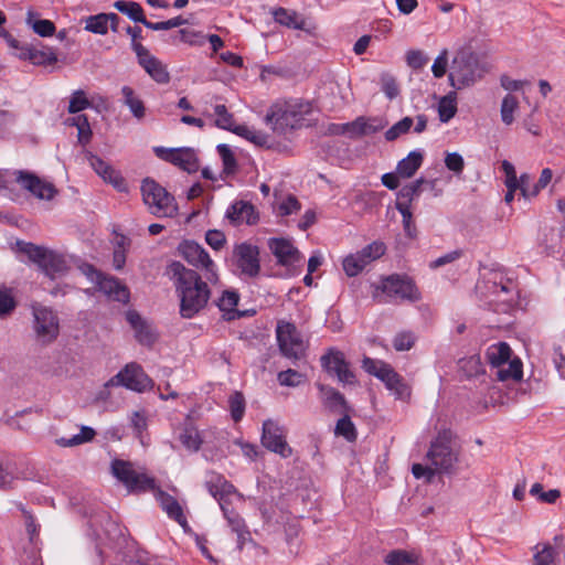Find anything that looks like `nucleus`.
Listing matches in <instances>:
<instances>
[{
  "label": "nucleus",
  "instance_id": "f257e3e1",
  "mask_svg": "<svg viewBox=\"0 0 565 565\" xmlns=\"http://www.w3.org/2000/svg\"><path fill=\"white\" fill-rule=\"evenodd\" d=\"M167 275L173 282L180 302L179 312L184 319H192L206 308L211 298L210 286L218 284L207 280L198 270L180 262L170 263Z\"/></svg>",
  "mask_w": 565,
  "mask_h": 565
},
{
  "label": "nucleus",
  "instance_id": "f03ea898",
  "mask_svg": "<svg viewBox=\"0 0 565 565\" xmlns=\"http://www.w3.org/2000/svg\"><path fill=\"white\" fill-rule=\"evenodd\" d=\"M427 465L414 463L412 473L416 479L425 478L431 482L436 475H451L459 459V451L446 435H438L426 454Z\"/></svg>",
  "mask_w": 565,
  "mask_h": 565
},
{
  "label": "nucleus",
  "instance_id": "7ed1b4c3",
  "mask_svg": "<svg viewBox=\"0 0 565 565\" xmlns=\"http://www.w3.org/2000/svg\"><path fill=\"white\" fill-rule=\"evenodd\" d=\"M312 110L309 102L299 99L279 100L273 104L264 121L278 135H285L301 126L306 116Z\"/></svg>",
  "mask_w": 565,
  "mask_h": 565
},
{
  "label": "nucleus",
  "instance_id": "20e7f679",
  "mask_svg": "<svg viewBox=\"0 0 565 565\" xmlns=\"http://www.w3.org/2000/svg\"><path fill=\"white\" fill-rule=\"evenodd\" d=\"M512 350L505 342L491 344L486 352L490 365L497 369V379L499 381H520L523 375L522 362L520 359L511 360Z\"/></svg>",
  "mask_w": 565,
  "mask_h": 565
},
{
  "label": "nucleus",
  "instance_id": "39448f33",
  "mask_svg": "<svg viewBox=\"0 0 565 565\" xmlns=\"http://www.w3.org/2000/svg\"><path fill=\"white\" fill-rule=\"evenodd\" d=\"M145 204L157 217H173L178 213L174 196L152 179H145L141 184Z\"/></svg>",
  "mask_w": 565,
  "mask_h": 565
},
{
  "label": "nucleus",
  "instance_id": "423d86ee",
  "mask_svg": "<svg viewBox=\"0 0 565 565\" xmlns=\"http://www.w3.org/2000/svg\"><path fill=\"white\" fill-rule=\"evenodd\" d=\"M18 246L30 260L35 263L41 270L52 279L67 270L66 260L60 254L32 243L19 242Z\"/></svg>",
  "mask_w": 565,
  "mask_h": 565
},
{
  "label": "nucleus",
  "instance_id": "0eeeda50",
  "mask_svg": "<svg viewBox=\"0 0 565 565\" xmlns=\"http://www.w3.org/2000/svg\"><path fill=\"white\" fill-rule=\"evenodd\" d=\"M478 67V58L473 53L467 51L458 52L452 60L448 76L450 85L455 89H462L473 85L480 78Z\"/></svg>",
  "mask_w": 565,
  "mask_h": 565
},
{
  "label": "nucleus",
  "instance_id": "6e6552de",
  "mask_svg": "<svg viewBox=\"0 0 565 565\" xmlns=\"http://www.w3.org/2000/svg\"><path fill=\"white\" fill-rule=\"evenodd\" d=\"M379 290L385 294L390 298H396L401 300L417 301L420 299V294L415 286L414 281L405 276L391 275L382 280L373 294V298L379 302H385Z\"/></svg>",
  "mask_w": 565,
  "mask_h": 565
},
{
  "label": "nucleus",
  "instance_id": "1a4fd4ad",
  "mask_svg": "<svg viewBox=\"0 0 565 565\" xmlns=\"http://www.w3.org/2000/svg\"><path fill=\"white\" fill-rule=\"evenodd\" d=\"M179 252L191 266L202 271L201 275L204 278L213 282H220L217 266L200 244L193 241H184L179 245Z\"/></svg>",
  "mask_w": 565,
  "mask_h": 565
},
{
  "label": "nucleus",
  "instance_id": "9d476101",
  "mask_svg": "<svg viewBox=\"0 0 565 565\" xmlns=\"http://www.w3.org/2000/svg\"><path fill=\"white\" fill-rule=\"evenodd\" d=\"M111 473L131 492L154 489V479L145 472L137 471L130 461L115 459L111 462Z\"/></svg>",
  "mask_w": 565,
  "mask_h": 565
},
{
  "label": "nucleus",
  "instance_id": "9b49d317",
  "mask_svg": "<svg viewBox=\"0 0 565 565\" xmlns=\"http://www.w3.org/2000/svg\"><path fill=\"white\" fill-rule=\"evenodd\" d=\"M276 337L284 356L295 361L305 356L307 345L294 323L279 321L276 328Z\"/></svg>",
  "mask_w": 565,
  "mask_h": 565
},
{
  "label": "nucleus",
  "instance_id": "f8f14e48",
  "mask_svg": "<svg viewBox=\"0 0 565 565\" xmlns=\"http://www.w3.org/2000/svg\"><path fill=\"white\" fill-rule=\"evenodd\" d=\"M79 269L108 298L122 303L129 301L130 292L118 279L104 275L90 264H83Z\"/></svg>",
  "mask_w": 565,
  "mask_h": 565
},
{
  "label": "nucleus",
  "instance_id": "ddd939ff",
  "mask_svg": "<svg viewBox=\"0 0 565 565\" xmlns=\"http://www.w3.org/2000/svg\"><path fill=\"white\" fill-rule=\"evenodd\" d=\"M111 386H124L130 391L141 393L150 390L153 382L139 364L131 362L106 382V387Z\"/></svg>",
  "mask_w": 565,
  "mask_h": 565
},
{
  "label": "nucleus",
  "instance_id": "4468645a",
  "mask_svg": "<svg viewBox=\"0 0 565 565\" xmlns=\"http://www.w3.org/2000/svg\"><path fill=\"white\" fill-rule=\"evenodd\" d=\"M33 330L41 344L52 343L60 333L57 315L47 307H33Z\"/></svg>",
  "mask_w": 565,
  "mask_h": 565
},
{
  "label": "nucleus",
  "instance_id": "2eb2a0df",
  "mask_svg": "<svg viewBox=\"0 0 565 565\" xmlns=\"http://www.w3.org/2000/svg\"><path fill=\"white\" fill-rule=\"evenodd\" d=\"M232 263L241 276L257 277L260 273L259 248L247 242L236 244L232 253Z\"/></svg>",
  "mask_w": 565,
  "mask_h": 565
},
{
  "label": "nucleus",
  "instance_id": "dca6fc26",
  "mask_svg": "<svg viewBox=\"0 0 565 565\" xmlns=\"http://www.w3.org/2000/svg\"><path fill=\"white\" fill-rule=\"evenodd\" d=\"M387 122L380 117L360 116L351 122L332 125L330 131L334 135H344L351 139L371 136L384 129Z\"/></svg>",
  "mask_w": 565,
  "mask_h": 565
},
{
  "label": "nucleus",
  "instance_id": "f3484780",
  "mask_svg": "<svg viewBox=\"0 0 565 565\" xmlns=\"http://www.w3.org/2000/svg\"><path fill=\"white\" fill-rule=\"evenodd\" d=\"M262 444L266 449L278 454L282 458H288L292 455V449L286 441L285 429L275 420L267 419L264 422Z\"/></svg>",
  "mask_w": 565,
  "mask_h": 565
},
{
  "label": "nucleus",
  "instance_id": "a211bd4d",
  "mask_svg": "<svg viewBox=\"0 0 565 565\" xmlns=\"http://www.w3.org/2000/svg\"><path fill=\"white\" fill-rule=\"evenodd\" d=\"M154 152L160 159L170 162L189 173H193L199 170V159L195 151L191 148L167 149L158 147L154 149Z\"/></svg>",
  "mask_w": 565,
  "mask_h": 565
},
{
  "label": "nucleus",
  "instance_id": "6ab92c4d",
  "mask_svg": "<svg viewBox=\"0 0 565 565\" xmlns=\"http://www.w3.org/2000/svg\"><path fill=\"white\" fill-rule=\"evenodd\" d=\"M135 53L139 65L154 82L158 84H168L170 82L167 65L152 55L146 46L136 45Z\"/></svg>",
  "mask_w": 565,
  "mask_h": 565
},
{
  "label": "nucleus",
  "instance_id": "aec40b11",
  "mask_svg": "<svg viewBox=\"0 0 565 565\" xmlns=\"http://www.w3.org/2000/svg\"><path fill=\"white\" fill-rule=\"evenodd\" d=\"M15 181L40 200H52L57 193L56 188L52 183L40 179L29 171H17Z\"/></svg>",
  "mask_w": 565,
  "mask_h": 565
},
{
  "label": "nucleus",
  "instance_id": "412c9836",
  "mask_svg": "<svg viewBox=\"0 0 565 565\" xmlns=\"http://www.w3.org/2000/svg\"><path fill=\"white\" fill-rule=\"evenodd\" d=\"M205 487L209 493L218 501L220 507H222V503L227 504L228 498L236 492L231 482H228L222 475L214 471L206 473Z\"/></svg>",
  "mask_w": 565,
  "mask_h": 565
},
{
  "label": "nucleus",
  "instance_id": "4be33fe9",
  "mask_svg": "<svg viewBox=\"0 0 565 565\" xmlns=\"http://www.w3.org/2000/svg\"><path fill=\"white\" fill-rule=\"evenodd\" d=\"M270 252L277 258L278 264L291 266L301 259L300 252L286 238H270L268 242Z\"/></svg>",
  "mask_w": 565,
  "mask_h": 565
},
{
  "label": "nucleus",
  "instance_id": "5701e85b",
  "mask_svg": "<svg viewBox=\"0 0 565 565\" xmlns=\"http://www.w3.org/2000/svg\"><path fill=\"white\" fill-rule=\"evenodd\" d=\"M156 499L170 519L174 520L184 532H191L183 508L174 497L162 490H157Z\"/></svg>",
  "mask_w": 565,
  "mask_h": 565
},
{
  "label": "nucleus",
  "instance_id": "b1692460",
  "mask_svg": "<svg viewBox=\"0 0 565 565\" xmlns=\"http://www.w3.org/2000/svg\"><path fill=\"white\" fill-rule=\"evenodd\" d=\"M87 160L94 171L106 182H109L118 191L127 189L126 182L122 177L110 164L105 162L102 158L92 152L87 153Z\"/></svg>",
  "mask_w": 565,
  "mask_h": 565
},
{
  "label": "nucleus",
  "instance_id": "393cba45",
  "mask_svg": "<svg viewBox=\"0 0 565 565\" xmlns=\"http://www.w3.org/2000/svg\"><path fill=\"white\" fill-rule=\"evenodd\" d=\"M126 319L134 329L135 338L140 344L150 347L156 342L157 333L153 328L137 311L129 310L126 313Z\"/></svg>",
  "mask_w": 565,
  "mask_h": 565
},
{
  "label": "nucleus",
  "instance_id": "a878e982",
  "mask_svg": "<svg viewBox=\"0 0 565 565\" xmlns=\"http://www.w3.org/2000/svg\"><path fill=\"white\" fill-rule=\"evenodd\" d=\"M226 217L234 225H253L258 221V213L253 204L244 201L233 203L226 211Z\"/></svg>",
  "mask_w": 565,
  "mask_h": 565
},
{
  "label": "nucleus",
  "instance_id": "bb28decb",
  "mask_svg": "<svg viewBox=\"0 0 565 565\" xmlns=\"http://www.w3.org/2000/svg\"><path fill=\"white\" fill-rule=\"evenodd\" d=\"M221 510L232 532L237 535V545L238 548L242 550L244 544L250 540V533L244 519L233 509H230L228 503H222Z\"/></svg>",
  "mask_w": 565,
  "mask_h": 565
},
{
  "label": "nucleus",
  "instance_id": "cd10ccee",
  "mask_svg": "<svg viewBox=\"0 0 565 565\" xmlns=\"http://www.w3.org/2000/svg\"><path fill=\"white\" fill-rule=\"evenodd\" d=\"M239 301V295L234 290H224L222 296L217 299L216 306L223 312L226 320H234L242 317V313L236 310Z\"/></svg>",
  "mask_w": 565,
  "mask_h": 565
},
{
  "label": "nucleus",
  "instance_id": "c85d7f7f",
  "mask_svg": "<svg viewBox=\"0 0 565 565\" xmlns=\"http://www.w3.org/2000/svg\"><path fill=\"white\" fill-rule=\"evenodd\" d=\"M437 180L426 181L423 178L417 179L416 181L404 185L397 193L396 203H405L411 207V204L414 200H416L422 191L423 184H428L430 189H434Z\"/></svg>",
  "mask_w": 565,
  "mask_h": 565
},
{
  "label": "nucleus",
  "instance_id": "c756f323",
  "mask_svg": "<svg viewBox=\"0 0 565 565\" xmlns=\"http://www.w3.org/2000/svg\"><path fill=\"white\" fill-rule=\"evenodd\" d=\"M116 13H98L86 19L85 30L95 34L104 35L108 32L109 22H118Z\"/></svg>",
  "mask_w": 565,
  "mask_h": 565
},
{
  "label": "nucleus",
  "instance_id": "7c9ffc66",
  "mask_svg": "<svg viewBox=\"0 0 565 565\" xmlns=\"http://www.w3.org/2000/svg\"><path fill=\"white\" fill-rule=\"evenodd\" d=\"M274 20L289 29L303 30L305 20L294 10L277 8L273 11Z\"/></svg>",
  "mask_w": 565,
  "mask_h": 565
},
{
  "label": "nucleus",
  "instance_id": "2f4dec72",
  "mask_svg": "<svg viewBox=\"0 0 565 565\" xmlns=\"http://www.w3.org/2000/svg\"><path fill=\"white\" fill-rule=\"evenodd\" d=\"M181 444L190 451L196 452L203 444L199 429L190 422H186L180 433Z\"/></svg>",
  "mask_w": 565,
  "mask_h": 565
},
{
  "label": "nucleus",
  "instance_id": "473e14b6",
  "mask_svg": "<svg viewBox=\"0 0 565 565\" xmlns=\"http://www.w3.org/2000/svg\"><path fill=\"white\" fill-rule=\"evenodd\" d=\"M122 103L126 105L132 116L137 120H141L146 116V107L143 102L136 95L135 90L130 86H124L121 88Z\"/></svg>",
  "mask_w": 565,
  "mask_h": 565
},
{
  "label": "nucleus",
  "instance_id": "72a5a7b5",
  "mask_svg": "<svg viewBox=\"0 0 565 565\" xmlns=\"http://www.w3.org/2000/svg\"><path fill=\"white\" fill-rule=\"evenodd\" d=\"M235 135L253 142L256 146L259 147H268L269 145V137L267 134L256 130L253 127H249L247 125H235L234 128L231 130Z\"/></svg>",
  "mask_w": 565,
  "mask_h": 565
},
{
  "label": "nucleus",
  "instance_id": "f704fd0d",
  "mask_svg": "<svg viewBox=\"0 0 565 565\" xmlns=\"http://www.w3.org/2000/svg\"><path fill=\"white\" fill-rule=\"evenodd\" d=\"M384 561L387 565H424L417 553L404 550L391 551Z\"/></svg>",
  "mask_w": 565,
  "mask_h": 565
},
{
  "label": "nucleus",
  "instance_id": "c9c22d12",
  "mask_svg": "<svg viewBox=\"0 0 565 565\" xmlns=\"http://www.w3.org/2000/svg\"><path fill=\"white\" fill-rule=\"evenodd\" d=\"M422 163L423 154L418 151H412L406 158L398 162L396 172L402 178H411L419 169Z\"/></svg>",
  "mask_w": 565,
  "mask_h": 565
},
{
  "label": "nucleus",
  "instance_id": "e433bc0d",
  "mask_svg": "<svg viewBox=\"0 0 565 565\" xmlns=\"http://www.w3.org/2000/svg\"><path fill=\"white\" fill-rule=\"evenodd\" d=\"M114 8L119 12L128 15L135 22H140L147 28V23L149 22L141 6L134 1H124L118 0L114 3Z\"/></svg>",
  "mask_w": 565,
  "mask_h": 565
},
{
  "label": "nucleus",
  "instance_id": "4c0bfd02",
  "mask_svg": "<svg viewBox=\"0 0 565 565\" xmlns=\"http://www.w3.org/2000/svg\"><path fill=\"white\" fill-rule=\"evenodd\" d=\"M457 113V94L449 92L438 103V115L441 122H448Z\"/></svg>",
  "mask_w": 565,
  "mask_h": 565
},
{
  "label": "nucleus",
  "instance_id": "58836bf2",
  "mask_svg": "<svg viewBox=\"0 0 565 565\" xmlns=\"http://www.w3.org/2000/svg\"><path fill=\"white\" fill-rule=\"evenodd\" d=\"M70 125L77 128V140L82 146L89 143L93 132L86 115H77L71 118Z\"/></svg>",
  "mask_w": 565,
  "mask_h": 565
},
{
  "label": "nucleus",
  "instance_id": "ea45409f",
  "mask_svg": "<svg viewBox=\"0 0 565 565\" xmlns=\"http://www.w3.org/2000/svg\"><path fill=\"white\" fill-rule=\"evenodd\" d=\"M347 363L344 354L335 349H329L328 352L321 356L322 367L329 372L334 373Z\"/></svg>",
  "mask_w": 565,
  "mask_h": 565
},
{
  "label": "nucleus",
  "instance_id": "a19ab883",
  "mask_svg": "<svg viewBox=\"0 0 565 565\" xmlns=\"http://www.w3.org/2000/svg\"><path fill=\"white\" fill-rule=\"evenodd\" d=\"M318 388L320 390V392L322 394L323 403L330 409H338L339 407H345L344 396L340 392H338L333 387L326 386L322 384H318Z\"/></svg>",
  "mask_w": 565,
  "mask_h": 565
},
{
  "label": "nucleus",
  "instance_id": "79ce46f5",
  "mask_svg": "<svg viewBox=\"0 0 565 565\" xmlns=\"http://www.w3.org/2000/svg\"><path fill=\"white\" fill-rule=\"evenodd\" d=\"M386 388L394 393L399 399H405L411 396V388L404 382L403 377L395 371L390 379L384 383Z\"/></svg>",
  "mask_w": 565,
  "mask_h": 565
},
{
  "label": "nucleus",
  "instance_id": "37998d69",
  "mask_svg": "<svg viewBox=\"0 0 565 565\" xmlns=\"http://www.w3.org/2000/svg\"><path fill=\"white\" fill-rule=\"evenodd\" d=\"M459 369L466 377H476L484 372L480 356L472 355L459 361Z\"/></svg>",
  "mask_w": 565,
  "mask_h": 565
},
{
  "label": "nucleus",
  "instance_id": "c03bdc74",
  "mask_svg": "<svg viewBox=\"0 0 565 565\" xmlns=\"http://www.w3.org/2000/svg\"><path fill=\"white\" fill-rule=\"evenodd\" d=\"M334 434L342 436L349 443L355 441L358 437L355 426L348 415H344L337 422Z\"/></svg>",
  "mask_w": 565,
  "mask_h": 565
},
{
  "label": "nucleus",
  "instance_id": "a18cd8bd",
  "mask_svg": "<svg viewBox=\"0 0 565 565\" xmlns=\"http://www.w3.org/2000/svg\"><path fill=\"white\" fill-rule=\"evenodd\" d=\"M556 556L555 548L548 543H540L535 546L534 563L539 565H551Z\"/></svg>",
  "mask_w": 565,
  "mask_h": 565
},
{
  "label": "nucleus",
  "instance_id": "49530a36",
  "mask_svg": "<svg viewBox=\"0 0 565 565\" xmlns=\"http://www.w3.org/2000/svg\"><path fill=\"white\" fill-rule=\"evenodd\" d=\"M96 433L93 428L83 426L79 434L72 436L71 438H61L58 444L63 447L78 446L84 443L90 441L95 437Z\"/></svg>",
  "mask_w": 565,
  "mask_h": 565
},
{
  "label": "nucleus",
  "instance_id": "de8ad7c7",
  "mask_svg": "<svg viewBox=\"0 0 565 565\" xmlns=\"http://www.w3.org/2000/svg\"><path fill=\"white\" fill-rule=\"evenodd\" d=\"M33 13L28 12L26 23L33 29V31L43 38L52 36L55 32V25L50 20H33Z\"/></svg>",
  "mask_w": 565,
  "mask_h": 565
},
{
  "label": "nucleus",
  "instance_id": "09e8293b",
  "mask_svg": "<svg viewBox=\"0 0 565 565\" xmlns=\"http://www.w3.org/2000/svg\"><path fill=\"white\" fill-rule=\"evenodd\" d=\"M414 125V119L412 117H404L396 124H394L390 129L385 131V139L387 141H394L402 135L407 134Z\"/></svg>",
  "mask_w": 565,
  "mask_h": 565
},
{
  "label": "nucleus",
  "instance_id": "8fccbe9b",
  "mask_svg": "<svg viewBox=\"0 0 565 565\" xmlns=\"http://www.w3.org/2000/svg\"><path fill=\"white\" fill-rule=\"evenodd\" d=\"M530 174L523 173L520 179L514 177L505 178V186L508 190L516 191L520 190L521 194L525 199H531V191L529 190Z\"/></svg>",
  "mask_w": 565,
  "mask_h": 565
},
{
  "label": "nucleus",
  "instance_id": "3c124183",
  "mask_svg": "<svg viewBox=\"0 0 565 565\" xmlns=\"http://www.w3.org/2000/svg\"><path fill=\"white\" fill-rule=\"evenodd\" d=\"M343 270L350 277L359 275L367 265L359 253L351 254L343 259Z\"/></svg>",
  "mask_w": 565,
  "mask_h": 565
},
{
  "label": "nucleus",
  "instance_id": "603ef678",
  "mask_svg": "<svg viewBox=\"0 0 565 565\" xmlns=\"http://www.w3.org/2000/svg\"><path fill=\"white\" fill-rule=\"evenodd\" d=\"M395 207L402 214L403 217V227L406 236L414 238L416 236V225L413 220V213L409 206L405 203H395Z\"/></svg>",
  "mask_w": 565,
  "mask_h": 565
},
{
  "label": "nucleus",
  "instance_id": "864d4df0",
  "mask_svg": "<svg viewBox=\"0 0 565 565\" xmlns=\"http://www.w3.org/2000/svg\"><path fill=\"white\" fill-rule=\"evenodd\" d=\"M519 108L518 99L508 94L501 104V119L505 125H511L514 121V111Z\"/></svg>",
  "mask_w": 565,
  "mask_h": 565
},
{
  "label": "nucleus",
  "instance_id": "5fc2aeb1",
  "mask_svg": "<svg viewBox=\"0 0 565 565\" xmlns=\"http://www.w3.org/2000/svg\"><path fill=\"white\" fill-rule=\"evenodd\" d=\"M277 380L281 386L296 387L305 382L306 376L296 370L288 369L279 372Z\"/></svg>",
  "mask_w": 565,
  "mask_h": 565
},
{
  "label": "nucleus",
  "instance_id": "6e6d98bb",
  "mask_svg": "<svg viewBox=\"0 0 565 565\" xmlns=\"http://www.w3.org/2000/svg\"><path fill=\"white\" fill-rule=\"evenodd\" d=\"M300 209H301L300 202L292 194L287 195L280 202H277V205H276V211L279 216H288V215L295 214V213L299 212Z\"/></svg>",
  "mask_w": 565,
  "mask_h": 565
},
{
  "label": "nucleus",
  "instance_id": "4d7b16f0",
  "mask_svg": "<svg viewBox=\"0 0 565 565\" xmlns=\"http://www.w3.org/2000/svg\"><path fill=\"white\" fill-rule=\"evenodd\" d=\"M217 152L222 159L224 172L226 174L234 173L237 168V162H236L235 156H234L232 149L230 148V146H227L225 143L218 145Z\"/></svg>",
  "mask_w": 565,
  "mask_h": 565
},
{
  "label": "nucleus",
  "instance_id": "13d9d810",
  "mask_svg": "<svg viewBox=\"0 0 565 565\" xmlns=\"http://www.w3.org/2000/svg\"><path fill=\"white\" fill-rule=\"evenodd\" d=\"M214 113L216 115L215 125L218 128L232 130L235 126L233 115L227 110L225 105H215Z\"/></svg>",
  "mask_w": 565,
  "mask_h": 565
},
{
  "label": "nucleus",
  "instance_id": "bf43d9fd",
  "mask_svg": "<svg viewBox=\"0 0 565 565\" xmlns=\"http://www.w3.org/2000/svg\"><path fill=\"white\" fill-rule=\"evenodd\" d=\"M88 107H90L89 99L84 90L78 89L72 94L67 110L70 114H77Z\"/></svg>",
  "mask_w": 565,
  "mask_h": 565
},
{
  "label": "nucleus",
  "instance_id": "052dcab7",
  "mask_svg": "<svg viewBox=\"0 0 565 565\" xmlns=\"http://www.w3.org/2000/svg\"><path fill=\"white\" fill-rule=\"evenodd\" d=\"M385 245L382 242H372L362 250L358 252L366 264L380 258L385 253Z\"/></svg>",
  "mask_w": 565,
  "mask_h": 565
},
{
  "label": "nucleus",
  "instance_id": "680f3d73",
  "mask_svg": "<svg viewBox=\"0 0 565 565\" xmlns=\"http://www.w3.org/2000/svg\"><path fill=\"white\" fill-rule=\"evenodd\" d=\"M230 409L234 422H239L245 412V399L242 393L235 392L230 397Z\"/></svg>",
  "mask_w": 565,
  "mask_h": 565
},
{
  "label": "nucleus",
  "instance_id": "e2e57ef3",
  "mask_svg": "<svg viewBox=\"0 0 565 565\" xmlns=\"http://www.w3.org/2000/svg\"><path fill=\"white\" fill-rule=\"evenodd\" d=\"M445 166L455 175H460L465 169V160L458 152H446Z\"/></svg>",
  "mask_w": 565,
  "mask_h": 565
},
{
  "label": "nucleus",
  "instance_id": "0e129e2a",
  "mask_svg": "<svg viewBox=\"0 0 565 565\" xmlns=\"http://www.w3.org/2000/svg\"><path fill=\"white\" fill-rule=\"evenodd\" d=\"M492 286L490 287L493 295L499 296L500 294H504L507 296H512L515 291V284L511 279L492 280Z\"/></svg>",
  "mask_w": 565,
  "mask_h": 565
},
{
  "label": "nucleus",
  "instance_id": "69168bd1",
  "mask_svg": "<svg viewBox=\"0 0 565 565\" xmlns=\"http://www.w3.org/2000/svg\"><path fill=\"white\" fill-rule=\"evenodd\" d=\"M429 58L420 50H409L406 53L407 65L412 68L419 70L428 63Z\"/></svg>",
  "mask_w": 565,
  "mask_h": 565
},
{
  "label": "nucleus",
  "instance_id": "338daca9",
  "mask_svg": "<svg viewBox=\"0 0 565 565\" xmlns=\"http://www.w3.org/2000/svg\"><path fill=\"white\" fill-rule=\"evenodd\" d=\"M199 38H202L200 32L183 29L180 30L178 34L173 35L171 39L173 43L180 41L190 45H200L202 42L199 41Z\"/></svg>",
  "mask_w": 565,
  "mask_h": 565
},
{
  "label": "nucleus",
  "instance_id": "774afa93",
  "mask_svg": "<svg viewBox=\"0 0 565 565\" xmlns=\"http://www.w3.org/2000/svg\"><path fill=\"white\" fill-rule=\"evenodd\" d=\"M382 90L385 95L393 99L399 94L398 85L396 79L390 74H382L381 76Z\"/></svg>",
  "mask_w": 565,
  "mask_h": 565
}]
</instances>
